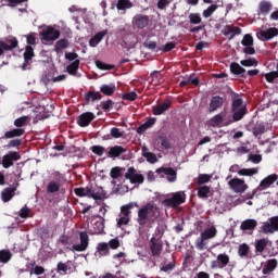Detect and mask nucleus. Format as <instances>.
I'll use <instances>...</instances> for the list:
<instances>
[{
    "mask_svg": "<svg viewBox=\"0 0 278 278\" xmlns=\"http://www.w3.org/2000/svg\"><path fill=\"white\" fill-rule=\"evenodd\" d=\"M156 212H157V207L155 205L151 203L143 205L138 211L137 223H139L141 227H144V225H147V223H149V220H151V218L155 216Z\"/></svg>",
    "mask_w": 278,
    "mask_h": 278,
    "instance_id": "nucleus-1",
    "label": "nucleus"
},
{
    "mask_svg": "<svg viewBox=\"0 0 278 278\" xmlns=\"http://www.w3.org/2000/svg\"><path fill=\"white\" fill-rule=\"evenodd\" d=\"M218 230L216 227L212 226L206 228L204 231L201 232V236L195 241V247L199 251L205 250L207 247V240H212V238H216Z\"/></svg>",
    "mask_w": 278,
    "mask_h": 278,
    "instance_id": "nucleus-2",
    "label": "nucleus"
},
{
    "mask_svg": "<svg viewBox=\"0 0 278 278\" xmlns=\"http://www.w3.org/2000/svg\"><path fill=\"white\" fill-rule=\"evenodd\" d=\"M134 207H138V202H130L121 207L117 226L122 227L123 225H129V214H131V210H134Z\"/></svg>",
    "mask_w": 278,
    "mask_h": 278,
    "instance_id": "nucleus-3",
    "label": "nucleus"
},
{
    "mask_svg": "<svg viewBox=\"0 0 278 278\" xmlns=\"http://www.w3.org/2000/svg\"><path fill=\"white\" fill-rule=\"evenodd\" d=\"M186 201V193L182 191L172 193L168 198H166L163 201V205L165 207H177L178 205H181V203H185Z\"/></svg>",
    "mask_w": 278,
    "mask_h": 278,
    "instance_id": "nucleus-4",
    "label": "nucleus"
},
{
    "mask_svg": "<svg viewBox=\"0 0 278 278\" xmlns=\"http://www.w3.org/2000/svg\"><path fill=\"white\" fill-rule=\"evenodd\" d=\"M79 55L75 52H66L65 60L72 62V64L67 65L66 71L70 75H77V71L79 70Z\"/></svg>",
    "mask_w": 278,
    "mask_h": 278,
    "instance_id": "nucleus-5",
    "label": "nucleus"
},
{
    "mask_svg": "<svg viewBox=\"0 0 278 278\" xmlns=\"http://www.w3.org/2000/svg\"><path fill=\"white\" fill-rule=\"evenodd\" d=\"M228 186L232 192L237 194H244L249 190V185L243 179L232 178L228 181Z\"/></svg>",
    "mask_w": 278,
    "mask_h": 278,
    "instance_id": "nucleus-6",
    "label": "nucleus"
},
{
    "mask_svg": "<svg viewBox=\"0 0 278 278\" xmlns=\"http://www.w3.org/2000/svg\"><path fill=\"white\" fill-rule=\"evenodd\" d=\"M60 38V30L55 29L52 26H48L41 31L42 42H53Z\"/></svg>",
    "mask_w": 278,
    "mask_h": 278,
    "instance_id": "nucleus-7",
    "label": "nucleus"
},
{
    "mask_svg": "<svg viewBox=\"0 0 278 278\" xmlns=\"http://www.w3.org/2000/svg\"><path fill=\"white\" fill-rule=\"evenodd\" d=\"M243 49V53L247 55H255V48H253L254 41L253 36L251 34H247L243 36V39L241 40Z\"/></svg>",
    "mask_w": 278,
    "mask_h": 278,
    "instance_id": "nucleus-8",
    "label": "nucleus"
},
{
    "mask_svg": "<svg viewBox=\"0 0 278 278\" xmlns=\"http://www.w3.org/2000/svg\"><path fill=\"white\" fill-rule=\"evenodd\" d=\"M18 160H21V154L11 151L2 157V166L3 168H10V166H14V162H18Z\"/></svg>",
    "mask_w": 278,
    "mask_h": 278,
    "instance_id": "nucleus-9",
    "label": "nucleus"
},
{
    "mask_svg": "<svg viewBox=\"0 0 278 278\" xmlns=\"http://www.w3.org/2000/svg\"><path fill=\"white\" fill-rule=\"evenodd\" d=\"M126 179L130 180V184H143L144 182V176L142 174L138 173L136 168L130 167L128 168L127 173L125 174Z\"/></svg>",
    "mask_w": 278,
    "mask_h": 278,
    "instance_id": "nucleus-10",
    "label": "nucleus"
},
{
    "mask_svg": "<svg viewBox=\"0 0 278 278\" xmlns=\"http://www.w3.org/2000/svg\"><path fill=\"white\" fill-rule=\"evenodd\" d=\"M275 36H278V29L275 27L268 28L266 30H261L256 34L258 40H262L263 42H266V40L275 38Z\"/></svg>",
    "mask_w": 278,
    "mask_h": 278,
    "instance_id": "nucleus-11",
    "label": "nucleus"
},
{
    "mask_svg": "<svg viewBox=\"0 0 278 278\" xmlns=\"http://www.w3.org/2000/svg\"><path fill=\"white\" fill-rule=\"evenodd\" d=\"M229 264V255L218 254L217 260L211 262V268H225Z\"/></svg>",
    "mask_w": 278,
    "mask_h": 278,
    "instance_id": "nucleus-12",
    "label": "nucleus"
},
{
    "mask_svg": "<svg viewBox=\"0 0 278 278\" xmlns=\"http://www.w3.org/2000/svg\"><path fill=\"white\" fill-rule=\"evenodd\" d=\"M79 238H80V243L73 245L71 251L81 252V251H86V249H88V233L80 232Z\"/></svg>",
    "mask_w": 278,
    "mask_h": 278,
    "instance_id": "nucleus-13",
    "label": "nucleus"
},
{
    "mask_svg": "<svg viewBox=\"0 0 278 278\" xmlns=\"http://www.w3.org/2000/svg\"><path fill=\"white\" fill-rule=\"evenodd\" d=\"M260 233H275L277 232L275 229V224L273 223V217H270L267 222H263L262 226L258 228Z\"/></svg>",
    "mask_w": 278,
    "mask_h": 278,
    "instance_id": "nucleus-14",
    "label": "nucleus"
},
{
    "mask_svg": "<svg viewBox=\"0 0 278 278\" xmlns=\"http://www.w3.org/2000/svg\"><path fill=\"white\" fill-rule=\"evenodd\" d=\"M8 42H11V46L3 41H0V55L4 51H12V49H16V47H18V40H16V38L14 37H9Z\"/></svg>",
    "mask_w": 278,
    "mask_h": 278,
    "instance_id": "nucleus-15",
    "label": "nucleus"
},
{
    "mask_svg": "<svg viewBox=\"0 0 278 278\" xmlns=\"http://www.w3.org/2000/svg\"><path fill=\"white\" fill-rule=\"evenodd\" d=\"M157 175L162 174L166 175L167 177V181H169L170 184H173V181H177V172H175V169L173 168H168V167H163V168H159L156 169Z\"/></svg>",
    "mask_w": 278,
    "mask_h": 278,
    "instance_id": "nucleus-16",
    "label": "nucleus"
},
{
    "mask_svg": "<svg viewBox=\"0 0 278 278\" xmlns=\"http://www.w3.org/2000/svg\"><path fill=\"white\" fill-rule=\"evenodd\" d=\"M277 180V175L271 174L265 177L258 185L257 190H266Z\"/></svg>",
    "mask_w": 278,
    "mask_h": 278,
    "instance_id": "nucleus-17",
    "label": "nucleus"
},
{
    "mask_svg": "<svg viewBox=\"0 0 278 278\" xmlns=\"http://www.w3.org/2000/svg\"><path fill=\"white\" fill-rule=\"evenodd\" d=\"M89 199L101 201V199H105V191H103L102 187H92L90 188Z\"/></svg>",
    "mask_w": 278,
    "mask_h": 278,
    "instance_id": "nucleus-18",
    "label": "nucleus"
},
{
    "mask_svg": "<svg viewBox=\"0 0 278 278\" xmlns=\"http://www.w3.org/2000/svg\"><path fill=\"white\" fill-rule=\"evenodd\" d=\"M92 121H94V113L87 112L79 116L78 125L80 127H88Z\"/></svg>",
    "mask_w": 278,
    "mask_h": 278,
    "instance_id": "nucleus-19",
    "label": "nucleus"
},
{
    "mask_svg": "<svg viewBox=\"0 0 278 278\" xmlns=\"http://www.w3.org/2000/svg\"><path fill=\"white\" fill-rule=\"evenodd\" d=\"M132 25L137 29H144L149 25V18L144 15H136L132 20Z\"/></svg>",
    "mask_w": 278,
    "mask_h": 278,
    "instance_id": "nucleus-20",
    "label": "nucleus"
},
{
    "mask_svg": "<svg viewBox=\"0 0 278 278\" xmlns=\"http://www.w3.org/2000/svg\"><path fill=\"white\" fill-rule=\"evenodd\" d=\"M31 58H34V48L31 46H27L24 52V64L22 66L23 71H27V65L31 62Z\"/></svg>",
    "mask_w": 278,
    "mask_h": 278,
    "instance_id": "nucleus-21",
    "label": "nucleus"
},
{
    "mask_svg": "<svg viewBox=\"0 0 278 278\" xmlns=\"http://www.w3.org/2000/svg\"><path fill=\"white\" fill-rule=\"evenodd\" d=\"M257 227V220L255 219H245L241 223L240 229L242 231H253Z\"/></svg>",
    "mask_w": 278,
    "mask_h": 278,
    "instance_id": "nucleus-22",
    "label": "nucleus"
},
{
    "mask_svg": "<svg viewBox=\"0 0 278 278\" xmlns=\"http://www.w3.org/2000/svg\"><path fill=\"white\" fill-rule=\"evenodd\" d=\"M223 108V98L216 96L213 97L210 103L208 112H216V110Z\"/></svg>",
    "mask_w": 278,
    "mask_h": 278,
    "instance_id": "nucleus-23",
    "label": "nucleus"
},
{
    "mask_svg": "<svg viewBox=\"0 0 278 278\" xmlns=\"http://www.w3.org/2000/svg\"><path fill=\"white\" fill-rule=\"evenodd\" d=\"M168 108H170V101H166L162 104L154 106L153 114L155 116H160V115L164 114L166 112V110H168Z\"/></svg>",
    "mask_w": 278,
    "mask_h": 278,
    "instance_id": "nucleus-24",
    "label": "nucleus"
},
{
    "mask_svg": "<svg viewBox=\"0 0 278 278\" xmlns=\"http://www.w3.org/2000/svg\"><path fill=\"white\" fill-rule=\"evenodd\" d=\"M105 36H108V30H102L98 33L94 37L90 39V47H97V45H99V42H101L103 38H105Z\"/></svg>",
    "mask_w": 278,
    "mask_h": 278,
    "instance_id": "nucleus-25",
    "label": "nucleus"
},
{
    "mask_svg": "<svg viewBox=\"0 0 278 278\" xmlns=\"http://www.w3.org/2000/svg\"><path fill=\"white\" fill-rule=\"evenodd\" d=\"M240 34H242V29L238 27L226 26L224 29V35L230 36V40L233 39L235 36H240Z\"/></svg>",
    "mask_w": 278,
    "mask_h": 278,
    "instance_id": "nucleus-26",
    "label": "nucleus"
},
{
    "mask_svg": "<svg viewBox=\"0 0 278 278\" xmlns=\"http://www.w3.org/2000/svg\"><path fill=\"white\" fill-rule=\"evenodd\" d=\"M14 192H16L15 188H7L1 192V198L4 203H8L13 197Z\"/></svg>",
    "mask_w": 278,
    "mask_h": 278,
    "instance_id": "nucleus-27",
    "label": "nucleus"
},
{
    "mask_svg": "<svg viewBox=\"0 0 278 278\" xmlns=\"http://www.w3.org/2000/svg\"><path fill=\"white\" fill-rule=\"evenodd\" d=\"M269 242L270 241H268V239H266V238L256 240V242H255L256 253H264V249H266V247H268Z\"/></svg>",
    "mask_w": 278,
    "mask_h": 278,
    "instance_id": "nucleus-28",
    "label": "nucleus"
},
{
    "mask_svg": "<svg viewBox=\"0 0 278 278\" xmlns=\"http://www.w3.org/2000/svg\"><path fill=\"white\" fill-rule=\"evenodd\" d=\"M223 118H225V113H219L212 117L207 123L210 127H218L223 123Z\"/></svg>",
    "mask_w": 278,
    "mask_h": 278,
    "instance_id": "nucleus-29",
    "label": "nucleus"
},
{
    "mask_svg": "<svg viewBox=\"0 0 278 278\" xmlns=\"http://www.w3.org/2000/svg\"><path fill=\"white\" fill-rule=\"evenodd\" d=\"M97 253L100 257H103V255H108V253H110L109 243H105V242L98 243Z\"/></svg>",
    "mask_w": 278,
    "mask_h": 278,
    "instance_id": "nucleus-30",
    "label": "nucleus"
},
{
    "mask_svg": "<svg viewBox=\"0 0 278 278\" xmlns=\"http://www.w3.org/2000/svg\"><path fill=\"white\" fill-rule=\"evenodd\" d=\"M125 153V148L121 146H115L109 149L108 155L110 157H118V155Z\"/></svg>",
    "mask_w": 278,
    "mask_h": 278,
    "instance_id": "nucleus-31",
    "label": "nucleus"
},
{
    "mask_svg": "<svg viewBox=\"0 0 278 278\" xmlns=\"http://www.w3.org/2000/svg\"><path fill=\"white\" fill-rule=\"evenodd\" d=\"M277 268V260L267 261L265 268L263 269V275H270L273 270Z\"/></svg>",
    "mask_w": 278,
    "mask_h": 278,
    "instance_id": "nucleus-32",
    "label": "nucleus"
},
{
    "mask_svg": "<svg viewBox=\"0 0 278 278\" xmlns=\"http://www.w3.org/2000/svg\"><path fill=\"white\" fill-rule=\"evenodd\" d=\"M190 84L192 86H199V78L195 77L194 74L190 75L188 78L180 81L181 88H184V86H190Z\"/></svg>",
    "mask_w": 278,
    "mask_h": 278,
    "instance_id": "nucleus-33",
    "label": "nucleus"
},
{
    "mask_svg": "<svg viewBox=\"0 0 278 278\" xmlns=\"http://www.w3.org/2000/svg\"><path fill=\"white\" fill-rule=\"evenodd\" d=\"M260 173V169L253 167V168H243L238 172V175L241 177H253V175H257Z\"/></svg>",
    "mask_w": 278,
    "mask_h": 278,
    "instance_id": "nucleus-34",
    "label": "nucleus"
},
{
    "mask_svg": "<svg viewBox=\"0 0 278 278\" xmlns=\"http://www.w3.org/2000/svg\"><path fill=\"white\" fill-rule=\"evenodd\" d=\"M25 134L24 129L21 128H15L13 130H9L4 134V137L10 139V138H16L18 136H23Z\"/></svg>",
    "mask_w": 278,
    "mask_h": 278,
    "instance_id": "nucleus-35",
    "label": "nucleus"
},
{
    "mask_svg": "<svg viewBox=\"0 0 278 278\" xmlns=\"http://www.w3.org/2000/svg\"><path fill=\"white\" fill-rule=\"evenodd\" d=\"M103 220H98L93 224V229L90 230V233H92L93 236H97L99 233H103Z\"/></svg>",
    "mask_w": 278,
    "mask_h": 278,
    "instance_id": "nucleus-36",
    "label": "nucleus"
},
{
    "mask_svg": "<svg viewBox=\"0 0 278 278\" xmlns=\"http://www.w3.org/2000/svg\"><path fill=\"white\" fill-rule=\"evenodd\" d=\"M233 121H242L244 115L247 114V106H241L240 109L233 111Z\"/></svg>",
    "mask_w": 278,
    "mask_h": 278,
    "instance_id": "nucleus-37",
    "label": "nucleus"
},
{
    "mask_svg": "<svg viewBox=\"0 0 278 278\" xmlns=\"http://www.w3.org/2000/svg\"><path fill=\"white\" fill-rule=\"evenodd\" d=\"M153 125H155V118H151L148 122H146L143 125H141L137 129V134H144V131H147V129H149V127H153Z\"/></svg>",
    "mask_w": 278,
    "mask_h": 278,
    "instance_id": "nucleus-38",
    "label": "nucleus"
},
{
    "mask_svg": "<svg viewBox=\"0 0 278 278\" xmlns=\"http://www.w3.org/2000/svg\"><path fill=\"white\" fill-rule=\"evenodd\" d=\"M68 47V40L66 39H60L55 45V51L56 53H62L64 49H67Z\"/></svg>",
    "mask_w": 278,
    "mask_h": 278,
    "instance_id": "nucleus-39",
    "label": "nucleus"
},
{
    "mask_svg": "<svg viewBox=\"0 0 278 278\" xmlns=\"http://www.w3.org/2000/svg\"><path fill=\"white\" fill-rule=\"evenodd\" d=\"M131 1L129 0H118L117 1V10H129L132 8Z\"/></svg>",
    "mask_w": 278,
    "mask_h": 278,
    "instance_id": "nucleus-40",
    "label": "nucleus"
},
{
    "mask_svg": "<svg viewBox=\"0 0 278 278\" xmlns=\"http://www.w3.org/2000/svg\"><path fill=\"white\" fill-rule=\"evenodd\" d=\"M230 71H231V73H233V75H242V73H247V70H244L238 63L230 64Z\"/></svg>",
    "mask_w": 278,
    "mask_h": 278,
    "instance_id": "nucleus-41",
    "label": "nucleus"
},
{
    "mask_svg": "<svg viewBox=\"0 0 278 278\" xmlns=\"http://www.w3.org/2000/svg\"><path fill=\"white\" fill-rule=\"evenodd\" d=\"M216 10H218V5L212 4L206 10H204L202 12V16L204 18H210V16H212V14H214L216 12Z\"/></svg>",
    "mask_w": 278,
    "mask_h": 278,
    "instance_id": "nucleus-42",
    "label": "nucleus"
},
{
    "mask_svg": "<svg viewBox=\"0 0 278 278\" xmlns=\"http://www.w3.org/2000/svg\"><path fill=\"white\" fill-rule=\"evenodd\" d=\"M241 66L251 68V66H257V60L255 58H249L240 61Z\"/></svg>",
    "mask_w": 278,
    "mask_h": 278,
    "instance_id": "nucleus-43",
    "label": "nucleus"
},
{
    "mask_svg": "<svg viewBox=\"0 0 278 278\" xmlns=\"http://www.w3.org/2000/svg\"><path fill=\"white\" fill-rule=\"evenodd\" d=\"M101 92L103 94H106V96H110V94H114L115 90H116V87L114 85H103L101 88H100Z\"/></svg>",
    "mask_w": 278,
    "mask_h": 278,
    "instance_id": "nucleus-44",
    "label": "nucleus"
},
{
    "mask_svg": "<svg viewBox=\"0 0 278 278\" xmlns=\"http://www.w3.org/2000/svg\"><path fill=\"white\" fill-rule=\"evenodd\" d=\"M273 8V4H270V2L268 1H263L260 4V10H261V14H268V12H270Z\"/></svg>",
    "mask_w": 278,
    "mask_h": 278,
    "instance_id": "nucleus-45",
    "label": "nucleus"
},
{
    "mask_svg": "<svg viewBox=\"0 0 278 278\" xmlns=\"http://www.w3.org/2000/svg\"><path fill=\"white\" fill-rule=\"evenodd\" d=\"M11 257H12V254L10 253V251L8 250L0 251V262H2L3 264H8Z\"/></svg>",
    "mask_w": 278,
    "mask_h": 278,
    "instance_id": "nucleus-46",
    "label": "nucleus"
},
{
    "mask_svg": "<svg viewBox=\"0 0 278 278\" xmlns=\"http://www.w3.org/2000/svg\"><path fill=\"white\" fill-rule=\"evenodd\" d=\"M77 197H89L90 198V188H76L74 190Z\"/></svg>",
    "mask_w": 278,
    "mask_h": 278,
    "instance_id": "nucleus-47",
    "label": "nucleus"
},
{
    "mask_svg": "<svg viewBox=\"0 0 278 278\" xmlns=\"http://www.w3.org/2000/svg\"><path fill=\"white\" fill-rule=\"evenodd\" d=\"M207 194H210V187L202 186L198 189V197H200V199H207Z\"/></svg>",
    "mask_w": 278,
    "mask_h": 278,
    "instance_id": "nucleus-48",
    "label": "nucleus"
},
{
    "mask_svg": "<svg viewBox=\"0 0 278 278\" xmlns=\"http://www.w3.org/2000/svg\"><path fill=\"white\" fill-rule=\"evenodd\" d=\"M240 108H247L242 104V99L240 97H235L232 102V112H236V110H240Z\"/></svg>",
    "mask_w": 278,
    "mask_h": 278,
    "instance_id": "nucleus-49",
    "label": "nucleus"
},
{
    "mask_svg": "<svg viewBox=\"0 0 278 278\" xmlns=\"http://www.w3.org/2000/svg\"><path fill=\"white\" fill-rule=\"evenodd\" d=\"M86 99L88 101H91L92 103H94V101H101V93L100 92L87 93Z\"/></svg>",
    "mask_w": 278,
    "mask_h": 278,
    "instance_id": "nucleus-50",
    "label": "nucleus"
},
{
    "mask_svg": "<svg viewBox=\"0 0 278 278\" xmlns=\"http://www.w3.org/2000/svg\"><path fill=\"white\" fill-rule=\"evenodd\" d=\"M150 249H151L153 255H160V253L162 251V244L155 243V242H153V240H151Z\"/></svg>",
    "mask_w": 278,
    "mask_h": 278,
    "instance_id": "nucleus-51",
    "label": "nucleus"
},
{
    "mask_svg": "<svg viewBox=\"0 0 278 278\" xmlns=\"http://www.w3.org/2000/svg\"><path fill=\"white\" fill-rule=\"evenodd\" d=\"M97 68H100V71H112L114 68L113 65H108L101 61H96Z\"/></svg>",
    "mask_w": 278,
    "mask_h": 278,
    "instance_id": "nucleus-52",
    "label": "nucleus"
},
{
    "mask_svg": "<svg viewBox=\"0 0 278 278\" xmlns=\"http://www.w3.org/2000/svg\"><path fill=\"white\" fill-rule=\"evenodd\" d=\"M29 121V116H22L14 121L15 127H23Z\"/></svg>",
    "mask_w": 278,
    "mask_h": 278,
    "instance_id": "nucleus-53",
    "label": "nucleus"
},
{
    "mask_svg": "<svg viewBox=\"0 0 278 278\" xmlns=\"http://www.w3.org/2000/svg\"><path fill=\"white\" fill-rule=\"evenodd\" d=\"M189 21L193 25H199V23H201V15H199L198 13H191L189 15Z\"/></svg>",
    "mask_w": 278,
    "mask_h": 278,
    "instance_id": "nucleus-54",
    "label": "nucleus"
},
{
    "mask_svg": "<svg viewBox=\"0 0 278 278\" xmlns=\"http://www.w3.org/2000/svg\"><path fill=\"white\" fill-rule=\"evenodd\" d=\"M143 157H146L147 162L150 164H155V162H157V155H155L153 152L146 153V156Z\"/></svg>",
    "mask_w": 278,
    "mask_h": 278,
    "instance_id": "nucleus-55",
    "label": "nucleus"
},
{
    "mask_svg": "<svg viewBox=\"0 0 278 278\" xmlns=\"http://www.w3.org/2000/svg\"><path fill=\"white\" fill-rule=\"evenodd\" d=\"M210 179H212V176H210L207 174H202L198 177V184L200 186L203 184H207V181H210Z\"/></svg>",
    "mask_w": 278,
    "mask_h": 278,
    "instance_id": "nucleus-56",
    "label": "nucleus"
},
{
    "mask_svg": "<svg viewBox=\"0 0 278 278\" xmlns=\"http://www.w3.org/2000/svg\"><path fill=\"white\" fill-rule=\"evenodd\" d=\"M264 131H266V128L262 124H257L253 129L254 136H262Z\"/></svg>",
    "mask_w": 278,
    "mask_h": 278,
    "instance_id": "nucleus-57",
    "label": "nucleus"
},
{
    "mask_svg": "<svg viewBox=\"0 0 278 278\" xmlns=\"http://www.w3.org/2000/svg\"><path fill=\"white\" fill-rule=\"evenodd\" d=\"M91 151L96 155H103V153H105V148H103L101 146H93V147H91Z\"/></svg>",
    "mask_w": 278,
    "mask_h": 278,
    "instance_id": "nucleus-58",
    "label": "nucleus"
},
{
    "mask_svg": "<svg viewBox=\"0 0 278 278\" xmlns=\"http://www.w3.org/2000/svg\"><path fill=\"white\" fill-rule=\"evenodd\" d=\"M60 190V184L52 181L48 185V192H58Z\"/></svg>",
    "mask_w": 278,
    "mask_h": 278,
    "instance_id": "nucleus-59",
    "label": "nucleus"
},
{
    "mask_svg": "<svg viewBox=\"0 0 278 278\" xmlns=\"http://www.w3.org/2000/svg\"><path fill=\"white\" fill-rule=\"evenodd\" d=\"M249 162H252V164H260V162H262V155H260V154H250L249 155Z\"/></svg>",
    "mask_w": 278,
    "mask_h": 278,
    "instance_id": "nucleus-60",
    "label": "nucleus"
},
{
    "mask_svg": "<svg viewBox=\"0 0 278 278\" xmlns=\"http://www.w3.org/2000/svg\"><path fill=\"white\" fill-rule=\"evenodd\" d=\"M151 77H152V84L154 86H157V84H160V79H162V75L160 74V72H153L151 74Z\"/></svg>",
    "mask_w": 278,
    "mask_h": 278,
    "instance_id": "nucleus-61",
    "label": "nucleus"
},
{
    "mask_svg": "<svg viewBox=\"0 0 278 278\" xmlns=\"http://www.w3.org/2000/svg\"><path fill=\"white\" fill-rule=\"evenodd\" d=\"M249 254V245H247L245 243L241 244L239 247V255L241 257H244V255H248Z\"/></svg>",
    "mask_w": 278,
    "mask_h": 278,
    "instance_id": "nucleus-62",
    "label": "nucleus"
},
{
    "mask_svg": "<svg viewBox=\"0 0 278 278\" xmlns=\"http://www.w3.org/2000/svg\"><path fill=\"white\" fill-rule=\"evenodd\" d=\"M277 77H278L277 72H270V73L265 74V79L267 81H269V84H271V81H275V79H277Z\"/></svg>",
    "mask_w": 278,
    "mask_h": 278,
    "instance_id": "nucleus-63",
    "label": "nucleus"
},
{
    "mask_svg": "<svg viewBox=\"0 0 278 278\" xmlns=\"http://www.w3.org/2000/svg\"><path fill=\"white\" fill-rule=\"evenodd\" d=\"M112 179H118L121 177V168L114 167L111 169Z\"/></svg>",
    "mask_w": 278,
    "mask_h": 278,
    "instance_id": "nucleus-64",
    "label": "nucleus"
}]
</instances>
